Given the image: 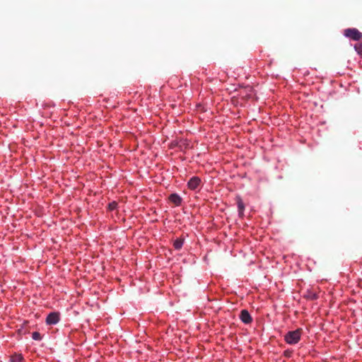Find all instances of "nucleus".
Masks as SVG:
<instances>
[{
	"label": "nucleus",
	"mask_w": 362,
	"mask_h": 362,
	"mask_svg": "<svg viewBox=\"0 0 362 362\" xmlns=\"http://www.w3.org/2000/svg\"><path fill=\"white\" fill-rule=\"evenodd\" d=\"M301 334L302 329L300 328L293 331H289L284 335V341L290 345L296 344L300 341Z\"/></svg>",
	"instance_id": "f257e3e1"
},
{
	"label": "nucleus",
	"mask_w": 362,
	"mask_h": 362,
	"mask_svg": "<svg viewBox=\"0 0 362 362\" xmlns=\"http://www.w3.org/2000/svg\"><path fill=\"white\" fill-rule=\"evenodd\" d=\"M344 35L352 40L359 41L362 40V33L356 28H347L344 30Z\"/></svg>",
	"instance_id": "f03ea898"
},
{
	"label": "nucleus",
	"mask_w": 362,
	"mask_h": 362,
	"mask_svg": "<svg viewBox=\"0 0 362 362\" xmlns=\"http://www.w3.org/2000/svg\"><path fill=\"white\" fill-rule=\"evenodd\" d=\"M60 320V314L58 312H52L46 317V324L48 325H57Z\"/></svg>",
	"instance_id": "7ed1b4c3"
},
{
	"label": "nucleus",
	"mask_w": 362,
	"mask_h": 362,
	"mask_svg": "<svg viewBox=\"0 0 362 362\" xmlns=\"http://www.w3.org/2000/svg\"><path fill=\"white\" fill-rule=\"evenodd\" d=\"M201 184V179L197 176L192 177L187 182V187L191 190H196Z\"/></svg>",
	"instance_id": "20e7f679"
},
{
	"label": "nucleus",
	"mask_w": 362,
	"mask_h": 362,
	"mask_svg": "<svg viewBox=\"0 0 362 362\" xmlns=\"http://www.w3.org/2000/svg\"><path fill=\"white\" fill-rule=\"evenodd\" d=\"M235 201L238 206V216L242 218L244 216V211L245 209V204L240 196H236Z\"/></svg>",
	"instance_id": "39448f33"
},
{
	"label": "nucleus",
	"mask_w": 362,
	"mask_h": 362,
	"mask_svg": "<svg viewBox=\"0 0 362 362\" xmlns=\"http://www.w3.org/2000/svg\"><path fill=\"white\" fill-rule=\"evenodd\" d=\"M240 319L244 324H250L252 321V318L247 310H243L240 314Z\"/></svg>",
	"instance_id": "423d86ee"
},
{
	"label": "nucleus",
	"mask_w": 362,
	"mask_h": 362,
	"mask_svg": "<svg viewBox=\"0 0 362 362\" xmlns=\"http://www.w3.org/2000/svg\"><path fill=\"white\" fill-rule=\"evenodd\" d=\"M303 297L309 300H314L319 298L318 293L317 291L308 289L303 294Z\"/></svg>",
	"instance_id": "0eeeda50"
},
{
	"label": "nucleus",
	"mask_w": 362,
	"mask_h": 362,
	"mask_svg": "<svg viewBox=\"0 0 362 362\" xmlns=\"http://www.w3.org/2000/svg\"><path fill=\"white\" fill-rule=\"evenodd\" d=\"M169 200L177 206H180L182 202V197L176 193L171 194L169 196Z\"/></svg>",
	"instance_id": "6e6552de"
},
{
	"label": "nucleus",
	"mask_w": 362,
	"mask_h": 362,
	"mask_svg": "<svg viewBox=\"0 0 362 362\" xmlns=\"http://www.w3.org/2000/svg\"><path fill=\"white\" fill-rule=\"evenodd\" d=\"M23 360V357L21 354H14L11 356L10 361L11 362H22Z\"/></svg>",
	"instance_id": "1a4fd4ad"
},
{
	"label": "nucleus",
	"mask_w": 362,
	"mask_h": 362,
	"mask_svg": "<svg viewBox=\"0 0 362 362\" xmlns=\"http://www.w3.org/2000/svg\"><path fill=\"white\" fill-rule=\"evenodd\" d=\"M184 240L180 238L176 239L173 243V246L175 250H180L183 246Z\"/></svg>",
	"instance_id": "9d476101"
},
{
	"label": "nucleus",
	"mask_w": 362,
	"mask_h": 362,
	"mask_svg": "<svg viewBox=\"0 0 362 362\" xmlns=\"http://www.w3.org/2000/svg\"><path fill=\"white\" fill-rule=\"evenodd\" d=\"M354 49L358 55L362 57V43H357L354 45Z\"/></svg>",
	"instance_id": "9b49d317"
},
{
	"label": "nucleus",
	"mask_w": 362,
	"mask_h": 362,
	"mask_svg": "<svg viewBox=\"0 0 362 362\" xmlns=\"http://www.w3.org/2000/svg\"><path fill=\"white\" fill-rule=\"evenodd\" d=\"M32 338L33 340H36V341H40L42 339L41 334L38 332H33Z\"/></svg>",
	"instance_id": "f8f14e48"
},
{
	"label": "nucleus",
	"mask_w": 362,
	"mask_h": 362,
	"mask_svg": "<svg viewBox=\"0 0 362 362\" xmlns=\"http://www.w3.org/2000/svg\"><path fill=\"white\" fill-rule=\"evenodd\" d=\"M117 207V203L116 202H112L108 204V209L110 211H113L116 209Z\"/></svg>",
	"instance_id": "ddd939ff"
},
{
	"label": "nucleus",
	"mask_w": 362,
	"mask_h": 362,
	"mask_svg": "<svg viewBox=\"0 0 362 362\" xmlns=\"http://www.w3.org/2000/svg\"><path fill=\"white\" fill-rule=\"evenodd\" d=\"M189 145L188 141L184 140L180 141V146L182 147V146H185V148H187Z\"/></svg>",
	"instance_id": "4468645a"
},
{
	"label": "nucleus",
	"mask_w": 362,
	"mask_h": 362,
	"mask_svg": "<svg viewBox=\"0 0 362 362\" xmlns=\"http://www.w3.org/2000/svg\"><path fill=\"white\" fill-rule=\"evenodd\" d=\"M284 355H285L286 356H290V352H289L288 351H286L284 352Z\"/></svg>",
	"instance_id": "2eb2a0df"
}]
</instances>
